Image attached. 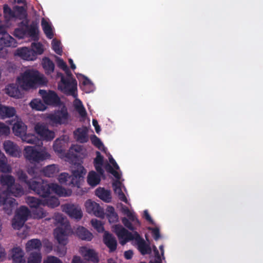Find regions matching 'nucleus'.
I'll return each instance as SVG.
<instances>
[{"label":"nucleus","instance_id":"obj_8","mask_svg":"<svg viewBox=\"0 0 263 263\" xmlns=\"http://www.w3.org/2000/svg\"><path fill=\"white\" fill-rule=\"evenodd\" d=\"M50 185L47 181L44 180L36 181L32 180L29 183V189L33 191L36 194L41 197H46L50 195Z\"/></svg>","mask_w":263,"mask_h":263},{"label":"nucleus","instance_id":"obj_30","mask_svg":"<svg viewBox=\"0 0 263 263\" xmlns=\"http://www.w3.org/2000/svg\"><path fill=\"white\" fill-rule=\"evenodd\" d=\"M9 195H13L15 197H21L24 194V190L23 187L19 184L14 183L11 189L7 190Z\"/></svg>","mask_w":263,"mask_h":263},{"label":"nucleus","instance_id":"obj_53","mask_svg":"<svg viewBox=\"0 0 263 263\" xmlns=\"http://www.w3.org/2000/svg\"><path fill=\"white\" fill-rule=\"evenodd\" d=\"M75 108L82 117H86L87 115L86 111L80 100L79 101V104L76 105Z\"/></svg>","mask_w":263,"mask_h":263},{"label":"nucleus","instance_id":"obj_20","mask_svg":"<svg viewBox=\"0 0 263 263\" xmlns=\"http://www.w3.org/2000/svg\"><path fill=\"white\" fill-rule=\"evenodd\" d=\"M12 130L15 136L21 137L26 134L27 126L22 121H17L14 123Z\"/></svg>","mask_w":263,"mask_h":263},{"label":"nucleus","instance_id":"obj_11","mask_svg":"<svg viewBox=\"0 0 263 263\" xmlns=\"http://www.w3.org/2000/svg\"><path fill=\"white\" fill-rule=\"evenodd\" d=\"M39 93L46 104L52 106H58L60 104V99L54 91L49 90L47 91L45 90L40 89Z\"/></svg>","mask_w":263,"mask_h":263},{"label":"nucleus","instance_id":"obj_52","mask_svg":"<svg viewBox=\"0 0 263 263\" xmlns=\"http://www.w3.org/2000/svg\"><path fill=\"white\" fill-rule=\"evenodd\" d=\"M15 12L17 16L15 18H20V19L23 18L26 16V13L24 8L22 6H16L15 7Z\"/></svg>","mask_w":263,"mask_h":263},{"label":"nucleus","instance_id":"obj_21","mask_svg":"<svg viewBox=\"0 0 263 263\" xmlns=\"http://www.w3.org/2000/svg\"><path fill=\"white\" fill-rule=\"evenodd\" d=\"M95 194L97 197L105 202L109 203L111 201V197L109 190L100 187L96 189Z\"/></svg>","mask_w":263,"mask_h":263},{"label":"nucleus","instance_id":"obj_5","mask_svg":"<svg viewBox=\"0 0 263 263\" xmlns=\"http://www.w3.org/2000/svg\"><path fill=\"white\" fill-rule=\"evenodd\" d=\"M24 156L32 164L39 163L51 158L50 154L45 150H38L35 146H27L24 150Z\"/></svg>","mask_w":263,"mask_h":263},{"label":"nucleus","instance_id":"obj_51","mask_svg":"<svg viewBox=\"0 0 263 263\" xmlns=\"http://www.w3.org/2000/svg\"><path fill=\"white\" fill-rule=\"evenodd\" d=\"M70 178L68 173H61L58 177V180L61 184L69 185V179Z\"/></svg>","mask_w":263,"mask_h":263},{"label":"nucleus","instance_id":"obj_4","mask_svg":"<svg viewBox=\"0 0 263 263\" xmlns=\"http://www.w3.org/2000/svg\"><path fill=\"white\" fill-rule=\"evenodd\" d=\"M54 219L60 226L54 230V235L58 242L63 245L68 243V235L70 231V226L62 214L55 213Z\"/></svg>","mask_w":263,"mask_h":263},{"label":"nucleus","instance_id":"obj_10","mask_svg":"<svg viewBox=\"0 0 263 263\" xmlns=\"http://www.w3.org/2000/svg\"><path fill=\"white\" fill-rule=\"evenodd\" d=\"M63 212L66 213L69 217L78 220L83 216V213L80 206L72 203H66L61 206Z\"/></svg>","mask_w":263,"mask_h":263},{"label":"nucleus","instance_id":"obj_56","mask_svg":"<svg viewBox=\"0 0 263 263\" xmlns=\"http://www.w3.org/2000/svg\"><path fill=\"white\" fill-rule=\"evenodd\" d=\"M148 230L151 231L152 236L155 240H158L161 237L159 228L148 227Z\"/></svg>","mask_w":263,"mask_h":263},{"label":"nucleus","instance_id":"obj_40","mask_svg":"<svg viewBox=\"0 0 263 263\" xmlns=\"http://www.w3.org/2000/svg\"><path fill=\"white\" fill-rule=\"evenodd\" d=\"M47 213L43 208H40L39 206L35 208L32 211V215L34 218L36 219H42L45 217L47 216Z\"/></svg>","mask_w":263,"mask_h":263},{"label":"nucleus","instance_id":"obj_7","mask_svg":"<svg viewBox=\"0 0 263 263\" xmlns=\"http://www.w3.org/2000/svg\"><path fill=\"white\" fill-rule=\"evenodd\" d=\"M61 77V82L58 84L59 88L67 95L73 96L77 89V82L75 79L66 78L62 73H58Z\"/></svg>","mask_w":263,"mask_h":263},{"label":"nucleus","instance_id":"obj_43","mask_svg":"<svg viewBox=\"0 0 263 263\" xmlns=\"http://www.w3.org/2000/svg\"><path fill=\"white\" fill-rule=\"evenodd\" d=\"M42 260V256L40 253L32 252L31 253L28 258V263H41Z\"/></svg>","mask_w":263,"mask_h":263},{"label":"nucleus","instance_id":"obj_35","mask_svg":"<svg viewBox=\"0 0 263 263\" xmlns=\"http://www.w3.org/2000/svg\"><path fill=\"white\" fill-rule=\"evenodd\" d=\"M26 202L31 208L35 209L43 204V201L34 197H27L26 198Z\"/></svg>","mask_w":263,"mask_h":263},{"label":"nucleus","instance_id":"obj_63","mask_svg":"<svg viewBox=\"0 0 263 263\" xmlns=\"http://www.w3.org/2000/svg\"><path fill=\"white\" fill-rule=\"evenodd\" d=\"M43 263H63L58 257L53 256H49L43 261Z\"/></svg>","mask_w":263,"mask_h":263},{"label":"nucleus","instance_id":"obj_61","mask_svg":"<svg viewBox=\"0 0 263 263\" xmlns=\"http://www.w3.org/2000/svg\"><path fill=\"white\" fill-rule=\"evenodd\" d=\"M55 137V133L54 132L49 130L47 128L45 134L43 137L42 139L46 141H51Z\"/></svg>","mask_w":263,"mask_h":263},{"label":"nucleus","instance_id":"obj_46","mask_svg":"<svg viewBox=\"0 0 263 263\" xmlns=\"http://www.w3.org/2000/svg\"><path fill=\"white\" fill-rule=\"evenodd\" d=\"M30 105L33 109L37 110H44L46 109V107L41 100L34 99L31 101Z\"/></svg>","mask_w":263,"mask_h":263},{"label":"nucleus","instance_id":"obj_2","mask_svg":"<svg viewBox=\"0 0 263 263\" xmlns=\"http://www.w3.org/2000/svg\"><path fill=\"white\" fill-rule=\"evenodd\" d=\"M16 84L23 90H28L45 83V78L33 69L26 70L16 79Z\"/></svg>","mask_w":263,"mask_h":263},{"label":"nucleus","instance_id":"obj_36","mask_svg":"<svg viewBox=\"0 0 263 263\" xmlns=\"http://www.w3.org/2000/svg\"><path fill=\"white\" fill-rule=\"evenodd\" d=\"M30 214V211L28 208L25 206H21L16 211L15 215L20 218H22L25 220L27 221L28 217Z\"/></svg>","mask_w":263,"mask_h":263},{"label":"nucleus","instance_id":"obj_33","mask_svg":"<svg viewBox=\"0 0 263 263\" xmlns=\"http://www.w3.org/2000/svg\"><path fill=\"white\" fill-rule=\"evenodd\" d=\"M41 25L44 33L47 38L51 39L53 37L54 34L50 25L44 18L41 21Z\"/></svg>","mask_w":263,"mask_h":263},{"label":"nucleus","instance_id":"obj_54","mask_svg":"<svg viewBox=\"0 0 263 263\" xmlns=\"http://www.w3.org/2000/svg\"><path fill=\"white\" fill-rule=\"evenodd\" d=\"M20 137L27 143L35 144L36 142V138L33 135H27L26 133Z\"/></svg>","mask_w":263,"mask_h":263},{"label":"nucleus","instance_id":"obj_58","mask_svg":"<svg viewBox=\"0 0 263 263\" xmlns=\"http://www.w3.org/2000/svg\"><path fill=\"white\" fill-rule=\"evenodd\" d=\"M121 221L122 223L126 228L132 231L133 232L136 231V228L134 226H133L132 222L128 219H127L126 217H123L122 218Z\"/></svg>","mask_w":263,"mask_h":263},{"label":"nucleus","instance_id":"obj_12","mask_svg":"<svg viewBox=\"0 0 263 263\" xmlns=\"http://www.w3.org/2000/svg\"><path fill=\"white\" fill-rule=\"evenodd\" d=\"M85 207L88 213L93 214L98 217L104 218L105 215L104 210L99 204L89 199L85 202Z\"/></svg>","mask_w":263,"mask_h":263},{"label":"nucleus","instance_id":"obj_64","mask_svg":"<svg viewBox=\"0 0 263 263\" xmlns=\"http://www.w3.org/2000/svg\"><path fill=\"white\" fill-rule=\"evenodd\" d=\"M96 157L94 159V165H103V157L101 155V153L98 151L96 152Z\"/></svg>","mask_w":263,"mask_h":263},{"label":"nucleus","instance_id":"obj_18","mask_svg":"<svg viewBox=\"0 0 263 263\" xmlns=\"http://www.w3.org/2000/svg\"><path fill=\"white\" fill-rule=\"evenodd\" d=\"M77 236L81 239L90 241L93 237L92 234L83 227L79 226L76 230Z\"/></svg>","mask_w":263,"mask_h":263},{"label":"nucleus","instance_id":"obj_47","mask_svg":"<svg viewBox=\"0 0 263 263\" xmlns=\"http://www.w3.org/2000/svg\"><path fill=\"white\" fill-rule=\"evenodd\" d=\"M31 48V50L33 51V54H35V56L37 54H41L44 52L43 45L40 43H32Z\"/></svg>","mask_w":263,"mask_h":263},{"label":"nucleus","instance_id":"obj_24","mask_svg":"<svg viewBox=\"0 0 263 263\" xmlns=\"http://www.w3.org/2000/svg\"><path fill=\"white\" fill-rule=\"evenodd\" d=\"M17 86L14 84H9L6 88V92L9 96L16 98H20L22 97L21 91Z\"/></svg>","mask_w":263,"mask_h":263},{"label":"nucleus","instance_id":"obj_22","mask_svg":"<svg viewBox=\"0 0 263 263\" xmlns=\"http://www.w3.org/2000/svg\"><path fill=\"white\" fill-rule=\"evenodd\" d=\"M82 255L93 262L97 263L99 262V259L97 254L92 249H88L86 247H83L81 249Z\"/></svg>","mask_w":263,"mask_h":263},{"label":"nucleus","instance_id":"obj_60","mask_svg":"<svg viewBox=\"0 0 263 263\" xmlns=\"http://www.w3.org/2000/svg\"><path fill=\"white\" fill-rule=\"evenodd\" d=\"M114 191L116 194H118V198L120 200L125 202H127V198L125 194L123 193L121 187H116Z\"/></svg>","mask_w":263,"mask_h":263},{"label":"nucleus","instance_id":"obj_15","mask_svg":"<svg viewBox=\"0 0 263 263\" xmlns=\"http://www.w3.org/2000/svg\"><path fill=\"white\" fill-rule=\"evenodd\" d=\"M103 242L109 248L110 252H114L117 249V242L115 237L111 234L105 232L103 236Z\"/></svg>","mask_w":263,"mask_h":263},{"label":"nucleus","instance_id":"obj_13","mask_svg":"<svg viewBox=\"0 0 263 263\" xmlns=\"http://www.w3.org/2000/svg\"><path fill=\"white\" fill-rule=\"evenodd\" d=\"M3 146L6 153L8 155L13 157L20 156V152L18 150V147L14 142L7 140L4 142Z\"/></svg>","mask_w":263,"mask_h":263},{"label":"nucleus","instance_id":"obj_29","mask_svg":"<svg viewBox=\"0 0 263 263\" xmlns=\"http://www.w3.org/2000/svg\"><path fill=\"white\" fill-rule=\"evenodd\" d=\"M101 176L96 173L95 171H91L87 176V182L91 186H95L99 184L101 181Z\"/></svg>","mask_w":263,"mask_h":263},{"label":"nucleus","instance_id":"obj_27","mask_svg":"<svg viewBox=\"0 0 263 263\" xmlns=\"http://www.w3.org/2000/svg\"><path fill=\"white\" fill-rule=\"evenodd\" d=\"M16 205V200L10 197L4 204H2L4 206L5 213L8 215H11L12 213L13 210L15 208Z\"/></svg>","mask_w":263,"mask_h":263},{"label":"nucleus","instance_id":"obj_50","mask_svg":"<svg viewBox=\"0 0 263 263\" xmlns=\"http://www.w3.org/2000/svg\"><path fill=\"white\" fill-rule=\"evenodd\" d=\"M52 48L54 51L58 54L61 55L62 53V49L61 47V43L60 41L56 39H53L52 41Z\"/></svg>","mask_w":263,"mask_h":263},{"label":"nucleus","instance_id":"obj_3","mask_svg":"<svg viewBox=\"0 0 263 263\" xmlns=\"http://www.w3.org/2000/svg\"><path fill=\"white\" fill-rule=\"evenodd\" d=\"M14 35L19 39L25 36L30 37L34 41L39 39V24L36 21H32L29 24V21L25 20L19 23L18 28L15 29Z\"/></svg>","mask_w":263,"mask_h":263},{"label":"nucleus","instance_id":"obj_39","mask_svg":"<svg viewBox=\"0 0 263 263\" xmlns=\"http://www.w3.org/2000/svg\"><path fill=\"white\" fill-rule=\"evenodd\" d=\"M26 221L22 218L17 217L15 215L12 221V225L14 229L20 230L21 228L23 227Z\"/></svg>","mask_w":263,"mask_h":263},{"label":"nucleus","instance_id":"obj_1","mask_svg":"<svg viewBox=\"0 0 263 263\" xmlns=\"http://www.w3.org/2000/svg\"><path fill=\"white\" fill-rule=\"evenodd\" d=\"M115 232L121 245L123 246L129 241H134L133 245L137 247L142 255L151 253L152 249L149 245L145 242L138 232H130L122 226L119 225L116 226Z\"/></svg>","mask_w":263,"mask_h":263},{"label":"nucleus","instance_id":"obj_28","mask_svg":"<svg viewBox=\"0 0 263 263\" xmlns=\"http://www.w3.org/2000/svg\"><path fill=\"white\" fill-rule=\"evenodd\" d=\"M0 182L2 186H6V190H8L15 183V179L11 175H2L0 178Z\"/></svg>","mask_w":263,"mask_h":263},{"label":"nucleus","instance_id":"obj_14","mask_svg":"<svg viewBox=\"0 0 263 263\" xmlns=\"http://www.w3.org/2000/svg\"><path fill=\"white\" fill-rule=\"evenodd\" d=\"M0 44L5 47H15L17 46L16 41L9 34L6 29L2 33H0Z\"/></svg>","mask_w":263,"mask_h":263},{"label":"nucleus","instance_id":"obj_34","mask_svg":"<svg viewBox=\"0 0 263 263\" xmlns=\"http://www.w3.org/2000/svg\"><path fill=\"white\" fill-rule=\"evenodd\" d=\"M42 65L46 72L48 74H51L54 71V64L48 58H45L43 59Z\"/></svg>","mask_w":263,"mask_h":263},{"label":"nucleus","instance_id":"obj_31","mask_svg":"<svg viewBox=\"0 0 263 263\" xmlns=\"http://www.w3.org/2000/svg\"><path fill=\"white\" fill-rule=\"evenodd\" d=\"M50 194L51 192H54L60 196H68L69 195L66 192V190L56 183H50Z\"/></svg>","mask_w":263,"mask_h":263},{"label":"nucleus","instance_id":"obj_37","mask_svg":"<svg viewBox=\"0 0 263 263\" xmlns=\"http://www.w3.org/2000/svg\"><path fill=\"white\" fill-rule=\"evenodd\" d=\"M11 167L7 164V159L4 154L0 157V171L3 173H9Z\"/></svg>","mask_w":263,"mask_h":263},{"label":"nucleus","instance_id":"obj_59","mask_svg":"<svg viewBox=\"0 0 263 263\" xmlns=\"http://www.w3.org/2000/svg\"><path fill=\"white\" fill-rule=\"evenodd\" d=\"M90 140L92 144L97 148L100 149L103 146V143L101 140L95 135L90 137Z\"/></svg>","mask_w":263,"mask_h":263},{"label":"nucleus","instance_id":"obj_55","mask_svg":"<svg viewBox=\"0 0 263 263\" xmlns=\"http://www.w3.org/2000/svg\"><path fill=\"white\" fill-rule=\"evenodd\" d=\"M53 148L55 152H57L59 154H62L64 151L61 141L59 140L58 139H57L54 141Z\"/></svg>","mask_w":263,"mask_h":263},{"label":"nucleus","instance_id":"obj_17","mask_svg":"<svg viewBox=\"0 0 263 263\" xmlns=\"http://www.w3.org/2000/svg\"><path fill=\"white\" fill-rule=\"evenodd\" d=\"M11 254L13 263H26L24 251L20 247L13 248Z\"/></svg>","mask_w":263,"mask_h":263},{"label":"nucleus","instance_id":"obj_38","mask_svg":"<svg viewBox=\"0 0 263 263\" xmlns=\"http://www.w3.org/2000/svg\"><path fill=\"white\" fill-rule=\"evenodd\" d=\"M106 215L109 222H114L117 220L118 215L115 211V209L111 206H108L106 210Z\"/></svg>","mask_w":263,"mask_h":263},{"label":"nucleus","instance_id":"obj_16","mask_svg":"<svg viewBox=\"0 0 263 263\" xmlns=\"http://www.w3.org/2000/svg\"><path fill=\"white\" fill-rule=\"evenodd\" d=\"M15 54L27 61H33L35 59V55L33 54V51L27 47L18 48Z\"/></svg>","mask_w":263,"mask_h":263},{"label":"nucleus","instance_id":"obj_57","mask_svg":"<svg viewBox=\"0 0 263 263\" xmlns=\"http://www.w3.org/2000/svg\"><path fill=\"white\" fill-rule=\"evenodd\" d=\"M10 195L7 190H0V206L4 204L5 202L7 201Z\"/></svg>","mask_w":263,"mask_h":263},{"label":"nucleus","instance_id":"obj_6","mask_svg":"<svg viewBox=\"0 0 263 263\" xmlns=\"http://www.w3.org/2000/svg\"><path fill=\"white\" fill-rule=\"evenodd\" d=\"M68 117L69 114L67 109L65 107H63L61 109L47 114L45 119L47 120L51 125L54 126L67 123Z\"/></svg>","mask_w":263,"mask_h":263},{"label":"nucleus","instance_id":"obj_42","mask_svg":"<svg viewBox=\"0 0 263 263\" xmlns=\"http://www.w3.org/2000/svg\"><path fill=\"white\" fill-rule=\"evenodd\" d=\"M48 127L43 123H37L34 127L35 133L42 138L45 134Z\"/></svg>","mask_w":263,"mask_h":263},{"label":"nucleus","instance_id":"obj_19","mask_svg":"<svg viewBox=\"0 0 263 263\" xmlns=\"http://www.w3.org/2000/svg\"><path fill=\"white\" fill-rule=\"evenodd\" d=\"M74 135L76 140L81 143L87 142L88 141L87 129L86 128H78L74 132Z\"/></svg>","mask_w":263,"mask_h":263},{"label":"nucleus","instance_id":"obj_62","mask_svg":"<svg viewBox=\"0 0 263 263\" xmlns=\"http://www.w3.org/2000/svg\"><path fill=\"white\" fill-rule=\"evenodd\" d=\"M10 133V128L5 124L0 122V135H8Z\"/></svg>","mask_w":263,"mask_h":263},{"label":"nucleus","instance_id":"obj_25","mask_svg":"<svg viewBox=\"0 0 263 263\" xmlns=\"http://www.w3.org/2000/svg\"><path fill=\"white\" fill-rule=\"evenodd\" d=\"M42 171L45 176L53 177L59 172V169L57 165L53 164L44 167Z\"/></svg>","mask_w":263,"mask_h":263},{"label":"nucleus","instance_id":"obj_23","mask_svg":"<svg viewBox=\"0 0 263 263\" xmlns=\"http://www.w3.org/2000/svg\"><path fill=\"white\" fill-rule=\"evenodd\" d=\"M42 248V242L39 239H31L26 243L25 249L27 252L34 250L40 251Z\"/></svg>","mask_w":263,"mask_h":263},{"label":"nucleus","instance_id":"obj_26","mask_svg":"<svg viewBox=\"0 0 263 263\" xmlns=\"http://www.w3.org/2000/svg\"><path fill=\"white\" fill-rule=\"evenodd\" d=\"M16 110L13 107L1 105L0 107V116L2 118H10L15 116Z\"/></svg>","mask_w":263,"mask_h":263},{"label":"nucleus","instance_id":"obj_45","mask_svg":"<svg viewBox=\"0 0 263 263\" xmlns=\"http://www.w3.org/2000/svg\"><path fill=\"white\" fill-rule=\"evenodd\" d=\"M4 14L5 17L7 19H11L13 18H15L17 16L16 15V12L14 11L11 10V9L7 5H5L4 6Z\"/></svg>","mask_w":263,"mask_h":263},{"label":"nucleus","instance_id":"obj_48","mask_svg":"<svg viewBox=\"0 0 263 263\" xmlns=\"http://www.w3.org/2000/svg\"><path fill=\"white\" fill-rule=\"evenodd\" d=\"M91 223L94 229H95L98 232L102 233L104 231L103 224L101 221L97 219H92L91 220Z\"/></svg>","mask_w":263,"mask_h":263},{"label":"nucleus","instance_id":"obj_44","mask_svg":"<svg viewBox=\"0 0 263 263\" xmlns=\"http://www.w3.org/2000/svg\"><path fill=\"white\" fill-rule=\"evenodd\" d=\"M17 176L18 180L25 183H26L28 187H29V183L32 182L33 180H28V176L22 170H20L17 172Z\"/></svg>","mask_w":263,"mask_h":263},{"label":"nucleus","instance_id":"obj_9","mask_svg":"<svg viewBox=\"0 0 263 263\" xmlns=\"http://www.w3.org/2000/svg\"><path fill=\"white\" fill-rule=\"evenodd\" d=\"M86 173L85 169L80 163L75 164L72 170V175L70 176L69 185L79 187Z\"/></svg>","mask_w":263,"mask_h":263},{"label":"nucleus","instance_id":"obj_49","mask_svg":"<svg viewBox=\"0 0 263 263\" xmlns=\"http://www.w3.org/2000/svg\"><path fill=\"white\" fill-rule=\"evenodd\" d=\"M105 168L107 172L112 174L117 180L120 179L121 175L110 164L107 163L105 166Z\"/></svg>","mask_w":263,"mask_h":263},{"label":"nucleus","instance_id":"obj_41","mask_svg":"<svg viewBox=\"0 0 263 263\" xmlns=\"http://www.w3.org/2000/svg\"><path fill=\"white\" fill-rule=\"evenodd\" d=\"M42 169L36 165V164H33L32 165L29 166L27 168L28 173L33 177H36L39 174H42Z\"/></svg>","mask_w":263,"mask_h":263},{"label":"nucleus","instance_id":"obj_32","mask_svg":"<svg viewBox=\"0 0 263 263\" xmlns=\"http://www.w3.org/2000/svg\"><path fill=\"white\" fill-rule=\"evenodd\" d=\"M45 198L43 200V204L47 205L48 207L54 208L57 207L60 204V201L58 198L54 196H50L49 195L45 197Z\"/></svg>","mask_w":263,"mask_h":263}]
</instances>
